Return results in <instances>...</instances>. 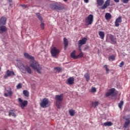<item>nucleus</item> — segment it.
<instances>
[{"label":"nucleus","mask_w":130,"mask_h":130,"mask_svg":"<svg viewBox=\"0 0 130 130\" xmlns=\"http://www.w3.org/2000/svg\"><path fill=\"white\" fill-rule=\"evenodd\" d=\"M24 55L26 58H27V59H30V66L31 68L34 69V71L38 72V74H41L42 67L38 62H37V61H35L34 60V57L29 55L28 53H24Z\"/></svg>","instance_id":"1"},{"label":"nucleus","mask_w":130,"mask_h":130,"mask_svg":"<svg viewBox=\"0 0 130 130\" xmlns=\"http://www.w3.org/2000/svg\"><path fill=\"white\" fill-rule=\"evenodd\" d=\"M55 99L57 108L60 109V107H61V102L63 100V93L60 95H56Z\"/></svg>","instance_id":"2"},{"label":"nucleus","mask_w":130,"mask_h":130,"mask_svg":"<svg viewBox=\"0 0 130 130\" xmlns=\"http://www.w3.org/2000/svg\"><path fill=\"white\" fill-rule=\"evenodd\" d=\"M50 7L52 10H54L55 11H62L64 9L62 4L60 3L51 4Z\"/></svg>","instance_id":"3"},{"label":"nucleus","mask_w":130,"mask_h":130,"mask_svg":"<svg viewBox=\"0 0 130 130\" xmlns=\"http://www.w3.org/2000/svg\"><path fill=\"white\" fill-rule=\"evenodd\" d=\"M17 66L18 68H19V69H20L21 70H24V69L25 71H26V72H27L28 74H29V75H31V74H32V70H31V68H30L29 66H24V65L22 63H18L17 64Z\"/></svg>","instance_id":"4"},{"label":"nucleus","mask_w":130,"mask_h":130,"mask_svg":"<svg viewBox=\"0 0 130 130\" xmlns=\"http://www.w3.org/2000/svg\"><path fill=\"white\" fill-rule=\"evenodd\" d=\"M94 20V17L93 15L90 14L88 17L85 18V26H89V25H92L93 23V21Z\"/></svg>","instance_id":"5"},{"label":"nucleus","mask_w":130,"mask_h":130,"mask_svg":"<svg viewBox=\"0 0 130 130\" xmlns=\"http://www.w3.org/2000/svg\"><path fill=\"white\" fill-rule=\"evenodd\" d=\"M51 53L53 57L56 58L58 54L60 53V50L55 47H53L51 50Z\"/></svg>","instance_id":"6"},{"label":"nucleus","mask_w":130,"mask_h":130,"mask_svg":"<svg viewBox=\"0 0 130 130\" xmlns=\"http://www.w3.org/2000/svg\"><path fill=\"white\" fill-rule=\"evenodd\" d=\"M18 100L19 102V105L22 109H24V108H25V107L28 105V101H23V100H22L21 98H18Z\"/></svg>","instance_id":"7"},{"label":"nucleus","mask_w":130,"mask_h":130,"mask_svg":"<svg viewBox=\"0 0 130 130\" xmlns=\"http://www.w3.org/2000/svg\"><path fill=\"white\" fill-rule=\"evenodd\" d=\"M49 103V100H48V99L44 98L42 100L40 103V106L43 108H46Z\"/></svg>","instance_id":"8"},{"label":"nucleus","mask_w":130,"mask_h":130,"mask_svg":"<svg viewBox=\"0 0 130 130\" xmlns=\"http://www.w3.org/2000/svg\"><path fill=\"white\" fill-rule=\"evenodd\" d=\"M67 85H74L75 84V78L74 77H70L66 81Z\"/></svg>","instance_id":"9"},{"label":"nucleus","mask_w":130,"mask_h":130,"mask_svg":"<svg viewBox=\"0 0 130 130\" xmlns=\"http://www.w3.org/2000/svg\"><path fill=\"white\" fill-rule=\"evenodd\" d=\"M110 6V0H106L105 2L104 5L101 7V10H105V9H107L108 7Z\"/></svg>","instance_id":"10"},{"label":"nucleus","mask_w":130,"mask_h":130,"mask_svg":"<svg viewBox=\"0 0 130 130\" xmlns=\"http://www.w3.org/2000/svg\"><path fill=\"white\" fill-rule=\"evenodd\" d=\"M87 42V38H83L82 40H80L78 41V45L80 47L82 45H84L86 44Z\"/></svg>","instance_id":"11"},{"label":"nucleus","mask_w":130,"mask_h":130,"mask_svg":"<svg viewBox=\"0 0 130 130\" xmlns=\"http://www.w3.org/2000/svg\"><path fill=\"white\" fill-rule=\"evenodd\" d=\"M7 23V18L2 16L0 19V26L6 25Z\"/></svg>","instance_id":"12"},{"label":"nucleus","mask_w":130,"mask_h":130,"mask_svg":"<svg viewBox=\"0 0 130 130\" xmlns=\"http://www.w3.org/2000/svg\"><path fill=\"white\" fill-rule=\"evenodd\" d=\"M8 31V28L6 26L1 25L0 26V34H3V33H5Z\"/></svg>","instance_id":"13"},{"label":"nucleus","mask_w":130,"mask_h":130,"mask_svg":"<svg viewBox=\"0 0 130 130\" xmlns=\"http://www.w3.org/2000/svg\"><path fill=\"white\" fill-rule=\"evenodd\" d=\"M121 22H122V20H121V17L119 16L118 18L116 19V21L115 22V27H119V23H121Z\"/></svg>","instance_id":"14"},{"label":"nucleus","mask_w":130,"mask_h":130,"mask_svg":"<svg viewBox=\"0 0 130 130\" xmlns=\"http://www.w3.org/2000/svg\"><path fill=\"white\" fill-rule=\"evenodd\" d=\"M115 91V89H114V88H112V89H110L109 90V91L105 94L106 97H108V96L112 95V94H113V93H114Z\"/></svg>","instance_id":"15"},{"label":"nucleus","mask_w":130,"mask_h":130,"mask_svg":"<svg viewBox=\"0 0 130 130\" xmlns=\"http://www.w3.org/2000/svg\"><path fill=\"white\" fill-rule=\"evenodd\" d=\"M125 121H126L125 122L124 125H123V127L124 128H126V127H128V125H129V123H130L129 118H126Z\"/></svg>","instance_id":"16"},{"label":"nucleus","mask_w":130,"mask_h":130,"mask_svg":"<svg viewBox=\"0 0 130 130\" xmlns=\"http://www.w3.org/2000/svg\"><path fill=\"white\" fill-rule=\"evenodd\" d=\"M63 44H64V49H66L67 47H68L69 45V41L68 40L67 38H63Z\"/></svg>","instance_id":"17"},{"label":"nucleus","mask_w":130,"mask_h":130,"mask_svg":"<svg viewBox=\"0 0 130 130\" xmlns=\"http://www.w3.org/2000/svg\"><path fill=\"white\" fill-rule=\"evenodd\" d=\"M9 116H13V117H16L17 115L15 114V110H10L9 111Z\"/></svg>","instance_id":"18"},{"label":"nucleus","mask_w":130,"mask_h":130,"mask_svg":"<svg viewBox=\"0 0 130 130\" xmlns=\"http://www.w3.org/2000/svg\"><path fill=\"white\" fill-rule=\"evenodd\" d=\"M71 57L72 58H74V59H78L77 56L76 55V51L74 50L71 53Z\"/></svg>","instance_id":"19"},{"label":"nucleus","mask_w":130,"mask_h":130,"mask_svg":"<svg viewBox=\"0 0 130 130\" xmlns=\"http://www.w3.org/2000/svg\"><path fill=\"white\" fill-rule=\"evenodd\" d=\"M91 107H93V108H96L98 105H99V102H92L91 103Z\"/></svg>","instance_id":"20"},{"label":"nucleus","mask_w":130,"mask_h":130,"mask_svg":"<svg viewBox=\"0 0 130 130\" xmlns=\"http://www.w3.org/2000/svg\"><path fill=\"white\" fill-rule=\"evenodd\" d=\"M99 35L101 38V39H104L105 34H104V31H99Z\"/></svg>","instance_id":"21"},{"label":"nucleus","mask_w":130,"mask_h":130,"mask_svg":"<svg viewBox=\"0 0 130 130\" xmlns=\"http://www.w3.org/2000/svg\"><path fill=\"white\" fill-rule=\"evenodd\" d=\"M7 75H8V76H9V77H11V76H15V73L14 72V71H11L10 70H7Z\"/></svg>","instance_id":"22"},{"label":"nucleus","mask_w":130,"mask_h":130,"mask_svg":"<svg viewBox=\"0 0 130 130\" xmlns=\"http://www.w3.org/2000/svg\"><path fill=\"white\" fill-rule=\"evenodd\" d=\"M84 78L85 79H86L87 82H89L90 80V75L89 74V73H86L84 75Z\"/></svg>","instance_id":"23"},{"label":"nucleus","mask_w":130,"mask_h":130,"mask_svg":"<svg viewBox=\"0 0 130 130\" xmlns=\"http://www.w3.org/2000/svg\"><path fill=\"white\" fill-rule=\"evenodd\" d=\"M104 4V0H97V4L101 7Z\"/></svg>","instance_id":"24"},{"label":"nucleus","mask_w":130,"mask_h":130,"mask_svg":"<svg viewBox=\"0 0 130 130\" xmlns=\"http://www.w3.org/2000/svg\"><path fill=\"white\" fill-rule=\"evenodd\" d=\"M113 123L111 122H106L104 123L105 126H111Z\"/></svg>","instance_id":"25"},{"label":"nucleus","mask_w":130,"mask_h":130,"mask_svg":"<svg viewBox=\"0 0 130 130\" xmlns=\"http://www.w3.org/2000/svg\"><path fill=\"white\" fill-rule=\"evenodd\" d=\"M105 18L106 20H109L111 19V14H110V13H106L105 14Z\"/></svg>","instance_id":"26"},{"label":"nucleus","mask_w":130,"mask_h":130,"mask_svg":"<svg viewBox=\"0 0 130 130\" xmlns=\"http://www.w3.org/2000/svg\"><path fill=\"white\" fill-rule=\"evenodd\" d=\"M36 16L37 18L41 21V22H42V20L43 19L42 18V17L41 16V14L40 13H36Z\"/></svg>","instance_id":"27"},{"label":"nucleus","mask_w":130,"mask_h":130,"mask_svg":"<svg viewBox=\"0 0 130 130\" xmlns=\"http://www.w3.org/2000/svg\"><path fill=\"white\" fill-rule=\"evenodd\" d=\"M23 94L25 97H29V91H28L27 90H23Z\"/></svg>","instance_id":"28"},{"label":"nucleus","mask_w":130,"mask_h":130,"mask_svg":"<svg viewBox=\"0 0 130 130\" xmlns=\"http://www.w3.org/2000/svg\"><path fill=\"white\" fill-rule=\"evenodd\" d=\"M69 114L71 116H74L75 115V110L71 109L69 111Z\"/></svg>","instance_id":"29"},{"label":"nucleus","mask_w":130,"mask_h":130,"mask_svg":"<svg viewBox=\"0 0 130 130\" xmlns=\"http://www.w3.org/2000/svg\"><path fill=\"white\" fill-rule=\"evenodd\" d=\"M110 39L111 41H112V42H116V40L115 38H114V37L112 35H110Z\"/></svg>","instance_id":"30"},{"label":"nucleus","mask_w":130,"mask_h":130,"mask_svg":"<svg viewBox=\"0 0 130 130\" xmlns=\"http://www.w3.org/2000/svg\"><path fill=\"white\" fill-rule=\"evenodd\" d=\"M109 60H115V56L111 55L109 57Z\"/></svg>","instance_id":"31"},{"label":"nucleus","mask_w":130,"mask_h":130,"mask_svg":"<svg viewBox=\"0 0 130 130\" xmlns=\"http://www.w3.org/2000/svg\"><path fill=\"white\" fill-rule=\"evenodd\" d=\"M122 105H123V101H121L119 104H118V107L120 108V109H122Z\"/></svg>","instance_id":"32"},{"label":"nucleus","mask_w":130,"mask_h":130,"mask_svg":"<svg viewBox=\"0 0 130 130\" xmlns=\"http://www.w3.org/2000/svg\"><path fill=\"white\" fill-rule=\"evenodd\" d=\"M84 56V53H82V52H80V54H79L77 55V59L78 58H81V57H83Z\"/></svg>","instance_id":"33"},{"label":"nucleus","mask_w":130,"mask_h":130,"mask_svg":"<svg viewBox=\"0 0 130 130\" xmlns=\"http://www.w3.org/2000/svg\"><path fill=\"white\" fill-rule=\"evenodd\" d=\"M45 24L44 23H42V22H41V23L40 24V27H41V28L42 29V30H44V26H45Z\"/></svg>","instance_id":"34"},{"label":"nucleus","mask_w":130,"mask_h":130,"mask_svg":"<svg viewBox=\"0 0 130 130\" xmlns=\"http://www.w3.org/2000/svg\"><path fill=\"white\" fill-rule=\"evenodd\" d=\"M54 70H55V71H57V72H58V73H59L60 71H61V69H60V68L59 67H55Z\"/></svg>","instance_id":"35"},{"label":"nucleus","mask_w":130,"mask_h":130,"mask_svg":"<svg viewBox=\"0 0 130 130\" xmlns=\"http://www.w3.org/2000/svg\"><path fill=\"white\" fill-rule=\"evenodd\" d=\"M96 88L95 87H92L91 89V92H92V93H95L96 92Z\"/></svg>","instance_id":"36"},{"label":"nucleus","mask_w":130,"mask_h":130,"mask_svg":"<svg viewBox=\"0 0 130 130\" xmlns=\"http://www.w3.org/2000/svg\"><path fill=\"white\" fill-rule=\"evenodd\" d=\"M9 96H12L13 95V91L11 90H7Z\"/></svg>","instance_id":"37"},{"label":"nucleus","mask_w":130,"mask_h":130,"mask_svg":"<svg viewBox=\"0 0 130 130\" xmlns=\"http://www.w3.org/2000/svg\"><path fill=\"white\" fill-rule=\"evenodd\" d=\"M17 89H21L22 88V84L19 83L17 86H16Z\"/></svg>","instance_id":"38"},{"label":"nucleus","mask_w":130,"mask_h":130,"mask_svg":"<svg viewBox=\"0 0 130 130\" xmlns=\"http://www.w3.org/2000/svg\"><path fill=\"white\" fill-rule=\"evenodd\" d=\"M123 66H124V62L122 61V62L120 63V64L119 65V67L120 68H122V67H123Z\"/></svg>","instance_id":"39"},{"label":"nucleus","mask_w":130,"mask_h":130,"mask_svg":"<svg viewBox=\"0 0 130 130\" xmlns=\"http://www.w3.org/2000/svg\"><path fill=\"white\" fill-rule=\"evenodd\" d=\"M129 0H122L123 4H127Z\"/></svg>","instance_id":"40"},{"label":"nucleus","mask_w":130,"mask_h":130,"mask_svg":"<svg viewBox=\"0 0 130 130\" xmlns=\"http://www.w3.org/2000/svg\"><path fill=\"white\" fill-rule=\"evenodd\" d=\"M81 47H82V46L80 47V46L78 45V50L80 51V52H82V49H81Z\"/></svg>","instance_id":"41"},{"label":"nucleus","mask_w":130,"mask_h":130,"mask_svg":"<svg viewBox=\"0 0 130 130\" xmlns=\"http://www.w3.org/2000/svg\"><path fill=\"white\" fill-rule=\"evenodd\" d=\"M88 48H89V47L87 46H86V47H84V50H87V49H88Z\"/></svg>","instance_id":"42"},{"label":"nucleus","mask_w":130,"mask_h":130,"mask_svg":"<svg viewBox=\"0 0 130 130\" xmlns=\"http://www.w3.org/2000/svg\"><path fill=\"white\" fill-rule=\"evenodd\" d=\"M84 2L86 4H88V3H89V0H84Z\"/></svg>","instance_id":"43"},{"label":"nucleus","mask_w":130,"mask_h":130,"mask_svg":"<svg viewBox=\"0 0 130 130\" xmlns=\"http://www.w3.org/2000/svg\"><path fill=\"white\" fill-rule=\"evenodd\" d=\"M106 71L107 72V74H108V73H109V69H108V68L106 69Z\"/></svg>","instance_id":"44"},{"label":"nucleus","mask_w":130,"mask_h":130,"mask_svg":"<svg viewBox=\"0 0 130 130\" xmlns=\"http://www.w3.org/2000/svg\"><path fill=\"white\" fill-rule=\"evenodd\" d=\"M4 95L5 96V97H8V96H9V94L5 93H4Z\"/></svg>","instance_id":"45"},{"label":"nucleus","mask_w":130,"mask_h":130,"mask_svg":"<svg viewBox=\"0 0 130 130\" xmlns=\"http://www.w3.org/2000/svg\"><path fill=\"white\" fill-rule=\"evenodd\" d=\"M8 77H9V76H8V74H7V75H5L4 76V79H8Z\"/></svg>","instance_id":"46"},{"label":"nucleus","mask_w":130,"mask_h":130,"mask_svg":"<svg viewBox=\"0 0 130 130\" xmlns=\"http://www.w3.org/2000/svg\"><path fill=\"white\" fill-rule=\"evenodd\" d=\"M115 3H119V0H113Z\"/></svg>","instance_id":"47"},{"label":"nucleus","mask_w":130,"mask_h":130,"mask_svg":"<svg viewBox=\"0 0 130 130\" xmlns=\"http://www.w3.org/2000/svg\"><path fill=\"white\" fill-rule=\"evenodd\" d=\"M104 68H105V69H107L108 68V66H107V64H106V65H105L104 66Z\"/></svg>","instance_id":"48"},{"label":"nucleus","mask_w":130,"mask_h":130,"mask_svg":"<svg viewBox=\"0 0 130 130\" xmlns=\"http://www.w3.org/2000/svg\"><path fill=\"white\" fill-rule=\"evenodd\" d=\"M9 3H10V4L13 3V0H9Z\"/></svg>","instance_id":"49"},{"label":"nucleus","mask_w":130,"mask_h":130,"mask_svg":"<svg viewBox=\"0 0 130 130\" xmlns=\"http://www.w3.org/2000/svg\"><path fill=\"white\" fill-rule=\"evenodd\" d=\"M22 7H26V5H22Z\"/></svg>","instance_id":"50"},{"label":"nucleus","mask_w":130,"mask_h":130,"mask_svg":"<svg viewBox=\"0 0 130 130\" xmlns=\"http://www.w3.org/2000/svg\"><path fill=\"white\" fill-rule=\"evenodd\" d=\"M64 2H68V0H63Z\"/></svg>","instance_id":"51"},{"label":"nucleus","mask_w":130,"mask_h":130,"mask_svg":"<svg viewBox=\"0 0 130 130\" xmlns=\"http://www.w3.org/2000/svg\"><path fill=\"white\" fill-rule=\"evenodd\" d=\"M9 6L11 7V6H12V4L10 3V4H9Z\"/></svg>","instance_id":"52"},{"label":"nucleus","mask_w":130,"mask_h":130,"mask_svg":"<svg viewBox=\"0 0 130 130\" xmlns=\"http://www.w3.org/2000/svg\"><path fill=\"white\" fill-rule=\"evenodd\" d=\"M1 70H2V68L0 67V71H1Z\"/></svg>","instance_id":"53"},{"label":"nucleus","mask_w":130,"mask_h":130,"mask_svg":"<svg viewBox=\"0 0 130 130\" xmlns=\"http://www.w3.org/2000/svg\"><path fill=\"white\" fill-rule=\"evenodd\" d=\"M23 74H25V72H23Z\"/></svg>","instance_id":"54"}]
</instances>
